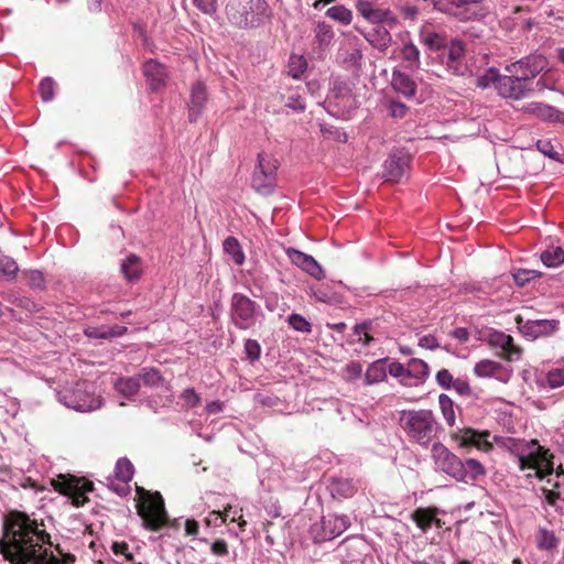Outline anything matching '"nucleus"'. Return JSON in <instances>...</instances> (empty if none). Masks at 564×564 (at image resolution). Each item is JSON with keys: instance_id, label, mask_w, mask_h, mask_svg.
I'll return each mask as SVG.
<instances>
[{"instance_id": "2eb2a0df", "label": "nucleus", "mask_w": 564, "mask_h": 564, "mask_svg": "<svg viewBox=\"0 0 564 564\" xmlns=\"http://www.w3.org/2000/svg\"><path fill=\"white\" fill-rule=\"evenodd\" d=\"M488 431L479 432L471 427L458 429L452 434L453 440L459 447H475L484 453L492 451L494 445L489 442Z\"/></svg>"}, {"instance_id": "cd10ccee", "label": "nucleus", "mask_w": 564, "mask_h": 564, "mask_svg": "<svg viewBox=\"0 0 564 564\" xmlns=\"http://www.w3.org/2000/svg\"><path fill=\"white\" fill-rule=\"evenodd\" d=\"M410 33L404 32L400 34V39L403 42L401 48V55L404 62L409 64L410 68H419L420 66V51L417 46L409 39Z\"/></svg>"}, {"instance_id": "1a4fd4ad", "label": "nucleus", "mask_w": 564, "mask_h": 564, "mask_svg": "<svg viewBox=\"0 0 564 564\" xmlns=\"http://www.w3.org/2000/svg\"><path fill=\"white\" fill-rule=\"evenodd\" d=\"M138 513L141 517L144 527L151 531L162 529L167 522L164 501L159 492H145L138 506Z\"/></svg>"}, {"instance_id": "c756f323", "label": "nucleus", "mask_w": 564, "mask_h": 564, "mask_svg": "<svg viewBox=\"0 0 564 564\" xmlns=\"http://www.w3.org/2000/svg\"><path fill=\"white\" fill-rule=\"evenodd\" d=\"M432 4L436 11L453 15L460 21L476 19V17H477L476 13H473L470 15V14H467L466 11L457 10V7L454 3V0H432Z\"/></svg>"}, {"instance_id": "9d476101", "label": "nucleus", "mask_w": 564, "mask_h": 564, "mask_svg": "<svg viewBox=\"0 0 564 564\" xmlns=\"http://www.w3.org/2000/svg\"><path fill=\"white\" fill-rule=\"evenodd\" d=\"M55 488L72 499L75 507H82L87 501V494L93 491L94 484L85 478L75 476H62L55 484Z\"/></svg>"}, {"instance_id": "774afa93", "label": "nucleus", "mask_w": 564, "mask_h": 564, "mask_svg": "<svg viewBox=\"0 0 564 564\" xmlns=\"http://www.w3.org/2000/svg\"><path fill=\"white\" fill-rule=\"evenodd\" d=\"M389 112L393 118H403L406 113V106L399 101H391L389 105Z\"/></svg>"}, {"instance_id": "4468645a", "label": "nucleus", "mask_w": 564, "mask_h": 564, "mask_svg": "<svg viewBox=\"0 0 564 564\" xmlns=\"http://www.w3.org/2000/svg\"><path fill=\"white\" fill-rule=\"evenodd\" d=\"M356 10L371 24H386L389 28H394L398 23L397 17L390 9L380 8L369 0H356Z\"/></svg>"}, {"instance_id": "5fc2aeb1", "label": "nucleus", "mask_w": 564, "mask_h": 564, "mask_svg": "<svg viewBox=\"0 0 564 564\" xmlns=\"http://www.w3.org/2000/svg\"><path fill=\"white\" fill-rule=\"evenodd\" d=\"M321 132L323 133L324 137H326L328 139L339 141V142L347 141V133L334 126L322 124Z\"/></svg>"}, {"instance_id": "69168bd1", "label": "nucleus", "mask_w": 564, "mask_h": 564, "mask_svg": "<svg viewBox=\"0 0 564 564\" xmlns=\"http://www.w3.org/2000/svg\"><path fill=\"white\" fill-rule=\"evenodd\" d=\"M212 553L216 556H227L229 554L228 544L225 540H216L210 545Z\"/></svg>"}, {"instance_id": "39448f33", "label": "nucleus", "mask_w": 564, "mask_h": 564, "mask_svg": "<svg viewBox=\"0 0 564 564\" xmlns=\"http://www.w3.org/2000/svg\"><path fill=\"white\" fill-rule=\"evenodd\" d=\"M399 424L410 442L420 446H433L441 430L434 413L431 410H402Z\"/></svg>"}, {"instance_id": "393cba45", "label": "nucleus", "mask_w": 564, "mask_h": 564, "mask_svg": "<svg viewBox=\"0 0 564 564\" xmlns=\"http://www.w3.org/2000/svg\"><path fill=\"white\" fill-rule=\"evenodd\" d=\"M391 85L395 91L408 98L413 97L416 93L415 82L400 70H393Z\"/></svg>"}, {"instance_id": "7ed1b4c3", "label": "nucleus", "mask_w": 564, "mask_h": 564, "mask_svg": "<svg viewBox=\"0 0 564 564\" xmlns=\"http://www.w3.org/2000/svg\"><path fill=\"white\" fill-rule=\"evenodd\" d=\"M507 446L510 453L517 458L519 468L524 471L527 478H544L545 475H552L553 467L547 458L546 451L539 444L538 441L509 438Z\"/></svg>"}, {"instance_id": "603ef678", "label": "nucleus", "mask_w": 564, "mask_h": 564, "mask_svg": "<svg viewBox=\"0 0 564 564\" xmlns=\"http://www.w3.org/2000/svg\"><path fill=\"white\" fill-rule=\"evenodd\" d=\"M387 371L394 378H398L401 383L412 386V381H409L406 373V365L400 362H391L388 366Z\"/></svg>"}, {"instance_id": "79ce46f5", "label": "nucleus", "mask_w": 564, "mask_h": 564, "mask_svg": "<svg viewBox=\"0 0 564 564\" xmlns=\"http://www.w3.org/2000/svg\"><path fill=\"white\" fill-rule=\"evenodd\" d=\"M326 15L344 25H349L352 21V12L344 6H334L326 11Z\"/></svg>"}, {"instance_id": "b1692460", "label": "nucleus", "mask_w": 564, "mask_h": 564, "mask_svg": "<svg viewBox=\"0 0 564 564\" xmlns=\"http://www.w3.org/2000/svg\"><path fill=\"white\" fill-rule=\"evenodd\" d=\"M366 41L376 50L380 52H386L392 42V36L388 29L382 26L373 28L371 31L367 33H362Z\"/></svg>"}, {"instance_id": "4be33fe9", "label": "nucleus", "mask_w": 564, "mask_h": 564, "mask_svg": "<svg viewBox=\"0 0 564 564\" xmlns=\"http://www.w3.org/2000/svg\"><path fill=\"white\" fill-rule=\"evenodd\" d=\"M465 44L459 39H454L448 44L447 58H446V67L448 72L453 75H463L464 67L462 65V59L465 56Z\"/></svg>"}, {"instance_id": "37998d69", "label": "nucleus", "mask_w": 564, "mask_h": 564, "mask_svg": "<svg viewBox=\"0 0 564 564\" xmlns=\"http://www.w3.org/2000/svg\"><path fill=\"white\" fill-rule=\"evenodd\" d=\"M334 39V32L326 22H318L315 28V42L321 46H328Z\"/></svg>"}, {"instance_id": "412c9836", "label": "nucleus", "mask_w": 564, "mask_h": 564, "mask_svg": "<svg viewBox=\"0 0 564 564\" xmlns=\"http://www.w3.org/2000/svg\"><path fill=\"white\" fill-rule=\"evenodd\" d=\"M143 74L152 91H158L165 86L167 77L166 68L155 59H148L143 64Z\"/></svg>"}, {"instance_id": "7c9ffc66", "label": "nucleus", "mask_w": 564, "mask_h": 564, "mask_svg": "<svg viewBox=\"0 0 564 564\" xmlns=\"http://www.w3.org/2000/svg\"><path fill=\"white\" fill-rule=\"evenodd\" d=\"M329 491L335 498H349L356 488L350 479L347 478H333L329 482Z\"/></svg>"}, {"instance_id": "ddd939ff", "label": "nucleus", "mask_w": 564, "mask_h": 564, "mask_svg": "<svg viewBox=\"0 0 564 564\" xmlns=\"http://www.w3.org/2000/svg\"><path fill=\"white\" fill-rule=\"evenodd\" d=\"M546 66V57L542 54L533 53L506 65L505 70L506 73H518L532 84V80L542 73Z\"/></svg>"}, {"instance_id": "423d86ee", "label": "nucleus", "mask_w": 564, "mask_h": 564, "mask_svg": "<svg viewBox=\"0 0 564 564\" xmlns=\"http://www.w3.org/2000/svg\"><path fill=\"white\" fill-rule=\"evenodd\" d=\"M90 388L91 384L87 381L77 382L72 389H65L58 393L59 401L79 412L95 411L101 406L102 401Z\"/></svg>"}, {"instance_id": "49530a36", "label": "nucleus", "mask_w": 564, "mask_h": 564, "mask_svg": "<svg viewBox=\"0 0 564 564\" xmlns=\"http://www.w3.org/2000/svg\"><path fill=\"white\" fill-rule=\"evenodd\" d=\"M501 77L502 75L499 73L497 68L490 67L486 70V73L482 76L477 78V86L480 88H487L492 84L498 90V85Z\"/></svg>"}, {"instance_id": "9b49d317", "label": "nucleus", "mask_w": 564, "mask_h": 564, "mask_svg": "<svg viewBox=\"0 0 564 564\" xmlns=\"http://www.w3.org/2000/svg\"><path fill=\"white\" fill-rule=\"evenodd\" d=\"M349 524L347 516L327 514L319 522L312 525L311 533L315 542L330 541L340 535Z\"/></svg>"}, {"instance_id": "f257e3e1", "label": "nucleus", "mask_w": 564, "mask_h": 564, "mask_svg": "<svg viewBox=\"0 0 564 564\" xmlns=\"http://www.w3.org/2000/svg\"><path fill=\"white\" fill-rule=\"evenodd\" d=\"M3 535L0 552L10 564H73L74 554L66 553L57 544L56 554L45 547L52 545L45 524L26 513L13 510L3 516Z\"/></svg>"}, {"instance_id": "a878e982", "label": "nucleus", "mask_w": 564, "mask_h": 564, "mask_svg": "<svg viewBox=\"0 0 564 564\" xmlns=\"http://www.w3.org/2000/svg\"><path fill=\"white\" fill-rule=\"evenodd\" d=\"M436 508H417L412 513V519L423 532H426L433 523L438 528L441 527V520L436 518Z\"/></svg>"}, {"instance_id": "6ab92c4d", "label": "nucleus", "mask_w": 564, "mask_h": 564, "mask_svg": "<svg viewBox=\"0 0 564 564\" xmlns=\"http://www.w3.org/2000/svg\"><path fill=\"white\" fill-rule=\"evenodd\" d=\"M286 254L294 265L299 267L314 279L322 280L325 278L322 267L312 256L294 248H289Z\"/></svg>"}, {"instance_id": "338daca9", "label": "nucleus", "mask_w": 564, "mask_h": 564, "mask_svg": "<svg viewBox=\"0 0 564 564\" xmlns=\"http://www.w3.org/2000/svg\"><path fill=\"white\" fill-rule=\"evenodd\" d=\"M285 106L295 111H304V109H305V102L299 94L291 95L288 98Z\"/></svg>"}, {"instance_id": "aec40b11", "label": "nucleus", "mask_w": 564, "mask_h": 564, "mask_svg": "<svg viewBox=\"0 0 564 564\" xmlns=\"http://www.w3.org/2000/svg\"><path fill=\"white\" fill-rule=\"evenodd\" d=\"M488 343L502 350V356L509 360H518L521 356V348L514 345L513 338L510 335L500 330H490L488 333Z\"/></svg>"}, {"instance_id": "a211bd4d", "label": "nucleus", "mask_w": 564, "mask_h": 564, "mask_svg": "<svg viewBox=\"0 0 564 564\" xmlns=\"http://www.w3.org/2000/svg\"><path fill=\"white\" fill-rule=\"evenodd\" d=\"M518 324L522 335L531 339L550 336L558 328V321L556 319H529L522 325L520 319Z\"/></svg>"}, {"instance_id": "09e8293b", "label": "nucleus", "mask_w": 564, "mask_h": 564, "mask_svg": "<svg viewBox=\"0 0 564 564\" xmlns=\"http://www.w3.org/2000/svg\"><path fill=\"white\" fill-rule=\"evenodd\" d=\"M306 68H307V63H306V61H305V58L303 56L292 55L290 57L289 74L293 78H300L301 75L304 74Z\"/></svg>"}, {"instance_id": "0e129e2a", "label": "nucleus", "mask_w": 564, "mask_h": 564, "mask_svg": "<svg viewBox=\"0 0 564 564\" xmlns=\"http://www.w3.org/2000/svg\"><path fill=\"white\" fill-rule=\"evenodd\" d=\"M84 333L89 338L108 339L107 326H89Z\"/></svg>"}, {"instance_id": "680f3d73", "label": "nucleus", "mask_w": 564, "mask_h": 564, "mask_svg": "<svg viewBox=\"0 0 564 564\" xmlns=\"http://www.w3.org/2000/svg\"><path fill=\"white\" fill-rule=\"evenodd\" d=\"M181 398L186 402V404L191 408H195L200 404V397L193 388H186Z\"/></svg>"}, {"instance_id": "bf43d9fd", "label": "nucleus", "mask_w": 564, "mask_h": 564, "mask_svg": "<svg viewBox=\"0 0 564 564\" xmlns=\"http://www.w3.org/2000/svg\"><path fill=\"white\" fill-rule=\"evenodd\" d=\"M536 149L543 155H545L552 160L558 161L560 154L555 151V149L550 140H539L536 142Z\"/></svg>"}, {"instance_id": "f3484780", "label": "nucleus", "mask_w": 564, "mask_h": 564, "mask_svg": "<svg viewBox=\"0 0 564 564\" xmlns=\"http://www.w3.org/2000/svg\"><path fill=\"white\" fill-rule=\"evenodd\" d=\"M134 467L132 463L127 458H119L115 466V479L119 480L121 485H115V480L108 478V487L120 496H124L129 492L128 484L133 478Z\"/></svg>"}, {"instance_id": "e433bc0d", "label": "nucleus", "mask_w": 564, "mask_h": 564, "mask_svg": "<svg viewBox=\"0 0 564 564\" xmlns=\"http://www.w3.org/2000/svg\"><path fill=\"white\" fill-rule=\"evenodd\" d=\"M115 388L120 394L132 397L137 394L140 389V379L133 377L120 378L117 380Z\"/></svg>"}, {"instance_id": "052dcab7", "label": "nucleus", "mask_w": 564, "mask_h": 564, "mask_svg": "<svg viewBox=\"0 0 564 564\" xmlns=\"http://www.w3.org/2000/svg\"><path fill=\"white\" fill-rule=\"evenodd\" d=\"M361 372H362V366L357 361H352V362L346 365V367L344 369V378L347 381H355L356 379H358L361 376Z\"/></svg>"}, {"instance_id": "473e14b6", "label": "nucleus", "mask_w": 564, "mask_h": 564, "mask_svg": "<svg viewBox=\"0 0 564 564\" xmlns=\"http://www.w3.org/2000/svg\"><path fill=\"white\" fill-rule=\"evenodd\" d=\"M387 377V368L383 359L369 365L365 373V383L370 386L382 382Z\"/></svg>"}, {"instance_id": "f704fd0d", "label": "nucleus", "mask_w": 564, "mask_h": 564, "mask_svg": "<svg viewBox=\"0 0 564 564\" xmlns=\"http://www.w3.org/2000/svg\"><path fill=\"white\" fill-rule=\"evenodd\" d=\"M420 36L422 43L426 45L431 51H440L445 48L448 44L447 37L442 33L422 31Z\"/></svg>"}, {"instance_id": "8fccbe9b", "label": "nucleus", "mask_w": 564, "mask_h": 564, "mask_svg": "<svg viewBox=\"0 0 564 564\" xmlns=\"http://www.w3.org/2000/svg\"><path fill=\"white\" fill-rule=\"evenodd\" d=\"M26 284L34 290H44L45 289V279L41 271L39 270H30L23 273Z\"/></svg>"}, {"instance_id": "2f4dec72", "label": "nucleus", "mask_w": 564, "mask_h": 564, "mask_svg": "<svg viewBox=\"0 0 564 564\" xmlns=\"http://www.w3.org/2000/svg\"><path fill=\"white\" fill-rule=\"evenodd\" d=\"M535 544L539 550L553 551L558 545V539L554 531L539 528L535 533Z\"/></svg>"}, {"instance_id": "c85d7f7f", "label": "nucleus", "mask_w": 564, "mask_h": 564, "mask_svg": "<svg viewBox=\"0 0 564 564\" xmlns=\"http://www.w3.org/2000/svg\"><path fill=\"white\" fill-rule=\"evenodd\" d=\"M120 270L128 282H137L142 275L141 259L137 254H129L122 261Z\"/></svg>"}, {"instance_id": "4d7b16f0", "label": "nucleus", "mask_w": 564, "mask_h": 564, "mask_svg": "<svg viewBox=\"0 0 564 564\" xmlns=\"http://www.w3.org/2000/svg\"><path fill=\"white\" fill-rule=\"evenodd\" d=\"M245 352H246V356L247 358L251 361V362H254L256 360H258L260 358V355H261V347L259 345V343L254 339H247L245 341Z\"/></svg>"}, {"instance_id": "3c124183", "label": "nucleus", "mask_w": 564, "mask_h": 564, "mask_svg": "<svg viewBox=\"0 0 564 564\" xmlns=\"http://www.w3.org/2000/svg\"><path fill=\"white\" fill-rule=\"evenodd\" d=\"M541 273L536 270L518 269L512 273L517 285L524 286L531 280L539 278Z\"/></svg>"}, {"instance_id": "864d4df0", "label": "nucleus", "mask_w": 564, "mask_h": 564, "mask_svg": "<svg viewBox=\"0 0 564 564\" xmlns=\"http://www.w3.org/2000/svg\"><path fill=\"white\" fill-rule=\"evenodd\" d=\"M545 383L551 388H560L564 386V369L555 368L551 369L545 376Z\"/></svg>"}, {"instance_id": "20e7f679", "label": "nucleus", "mask_w": 564, "mask_h": 564, "mask_svg": "<svg viewBox=\"0 0 564 564\" xmlns=\"http://www.w3.org/2000/svg\"><path fill=\"white\" fill-rule=\"evenodd\" d=\"M228 22L238 29H258L272 20L267 0H228L225 7Z\"/></svg>"}, {"instance_id": "72a5a7b5", "label": "nucleus", "mask_w": 564, "mask_h": 564, "mask_svg": "<svg viewBox=\"0 0 564 564\" xmlns=\"http://www.w3.org/2000/svg\"><path fill=\"white\" fill-rule=\"evenodd\" d=\"M531 111L539 119L551 123H557L560 116L562 113V110L545 104L531 105Z\"/></svg>"}, {"instance_id": "4c0bfd02", "label": "nucleus", "mask_w": 564, "mask_h": 564, "mask_svg": "<svg viewBox=\"0 0 564 564\" xmlns=\"http://www.w3.org/2000/svg\"><path fill=\"white\" fill-rule=\"evenodd\" d=\"M19 267L13 258L0 254V279L12 281L15 279Z\"/></svg>"}, {"instance_id": "de8ad7c7", "label": "nucleus", "mask_w": 564, "mask_h": 564, "mask_svg": "<svg viewBox=\"0 0 564 564\" xmlns=\"http://www.w3.org/2000/svg\"><path fill=\"white\" fill-rule=\"evenodd\" d=\"M56 84L53 78L45 77L41 80L39 86V93L44 102L52 101L55 97Z\"/></svg>"}, {"instance_id": "ea45409f", "label": "nucleus", "mask_w": 564, "mask_h": 564, "mask_svg": "<svg viewBox=\"0 0 564 564\" xmlns=\"http://www.w3.org/2000/svg\"><path fill=\"white\" fill-rule=\"evenodd\" d=\"M560 486L557 482L553 485L552 489H543L545 500L549 505L555 508L557 512L561 514L564 513V496L562 495V491L558 489Z\"/></svg>"}, {"instance_id": "f03ea898", "label": "nucleus", "mask_w": 564, "mask_h": 564, "mask_svg": "<svg viewBox=\"0 0 564 564\" xmlns=\"http://www.w3.org/2000/svg\"><path fill=\"white\" fill-rule=\"evenodd\" d=\"M432 458L437 470L458 482L474 484L482 480L487 474L479 460L475 458L463 460L440 442L432 446Z\"/></svg>"}, {"instance_id": "c9c22d12", "label": "nucleus", "mask_w": 564, "mask_h": 564, "mask_svg": "<svg viewBox=\"0 0 564 564\" xmlns=\"http://www.w3.org/2000/svg\"><path fill=\"white\" fill-rule=\"evenodd\" d=\"M224 250L229 254L237 265H241L245 262V253L237 238L227 237L224 240Z\"/></svg>"}, {"instance_id": "a18cd8bd", "label": "nucleus", "mask_w": 564, "mask_h": 564, "mask_svg": "<svg viewBox=\"0 0 564 564\" xmlns=\"http://www.w3.org/2000/svg\"><path fill=\"white\" fill-rule=\"evenodd\" d=\"M139 379L148 387H159L164 381L161 372L156 368H142L139 373Z\"/></svg>"}, {"instance_id": "5701e85b", "label": "nucleus", "mask_w": 564, "mask_h": 564, "mask_svg": "<svg viewBox=\"0 0 564 564\" xmlns=\"http://www.w3.org/2000/svg\"><path fill=\"white\" fill-rule=\"evenodd\" d=\"M207 100L206 88L202 83H196L191 93V99L188 105V118L191 122H195L200 116L205 102Z\"/></svg>"}, {"instance_id": "13d9d810", "label": "nucleus", "mask_w": 564, "mask_h": 564, "mask_svg": "<svg viewBox=\"0 0 564 564\" xmlns=\"http://www.w3.org/2000/svg\"><path fill=\"white\" fill-rule=\"evenodd\" d=\"M195 7L206 15H214L217 12V0H193Z\"/></svg>"}, {"instance_id": "58836bf2", "label": "nucleus", "mask_w": 564, "mask_h": 564, "mask_svg": "<svg viewBox=\"0 0 564 564\" xmlns=\"http://www.w3.org/2000/svg\"><path fill=\"white\" fill-rule=\"evenodd\" d=\"M502 369V366L494 360L482 359L474 367V372L477 377H492Z\"/></svg>"}, {"instance_id": "bb28decb", "label": "nucleus", "mask_w": 564, "mask_h": 564, "mask_svg": "<svg viewBox=\"0 0 564 564\" xmlns=\"http://www.w3.org/2000/svg\"><path fill=\"white\" fill-rule=\"evenodd\" d=\"M406 373L409 381L412 379L415 380L412 382V386H416L419 383H423L427 379L430 375V368L424 360L412 358L406 364Z\"/></svg>"}, {"instance_id": "6e6552de", "label": "nucleus", "mask_w": 564, "mask_h": 564, "mask_svg": "<svg viewBox=\"0 0 564 564\" xmlns=\"http://www.w3.org/2000/svg\"><path fill=\"white\" fill-rule=\"evenodd\" d=\"M261 307L254 301L241 293H234L230 300V318L232 324L242 330L256 326Z\"/></svg>"}, {"instance_id": "a19ab883", "label": "nucleus", "mask_w": 564, "mask_h": 564, "mask_svg": "<svg viewBox=\"0 0 564 564\" xmlns=\"http://www.w3.org/2000/svg\"><path fill=\"white\" fill-rule=\"evenodd\" d=\"M541 260L546 267H557L564 262V250L561 247H552L541 253Z\"/></svg>"}, {"instance_id": "c03bdc74", "label": "nucleus", "mask_w": 564, "mask_h": 564, "mask_svg": "<svg viewBox=\"0 0 564 564\" xmlns=\"http://www.w3.org/2000/svg\"><path fill=\"white\" fill-rule=\"evenodd\" d=\"M438 403L444 420L449 426H453L456 420L453 400L447 394H440Z\"/></svg>"}, {"instance_id": "6e6d98bb", "label": "nucleus", "mask_w": 564, "mask_h": 564, "mask_svg": "<svg viewBox=\"0 0 564 564\" xmlns=\"http://www.w3.org/2000/svg\"><path fill=\"white\" fill-rule=\"evenodd\" d=\"M289 325L302 333H310L311 332V324L300 314L293 313L289 316Z\"/></svg>"}, {"instance_id": "f8f14e48", "label": "nucleus", "mask_w": 564, "mask_h": 564, "mask_svg": "<svg viewBox=\"0 0 564 564\" xmlns=\"http://www.w3.org/2000/svg\"><path fill=\"white\" fill-rule=\"evenodd\" d=\"M533 91L532 84L518 73L502 75L498 85V94L503 98L520 100Z\"/></svg>"}, {"instance_id": "dca6fc26", "label": "nucleus", "mask_w": 564, "mask_h": 564, "mask_svg": "<svg viewBox=\"0 0 564 564\" xmlns=\"http://www.w3.org/2000/svg\"><path fill=\"white\" fill-rule=\"evenodd\" d=\"M410 166V155L401 150L390 153L383 164L382 177L387 182L398 183Z\"/></svg>"}, {"instance_id": "e2e57ef3", "label": "nucleus", "mask_w": 564, "mask_h": 564, "mask_svg": "<svg viewBox=\"0 0 564 564\" xmlns=\"http://www.w3.org/2000/svg\"><path fill=\"white\" fill-rule=\"evenodd\" d=\"M454 380L455 379L453 378L452 373L447 369H442V370L437 371V373H436V382L443 389H446V390L451 389Z\"/></svg>"}, {"instance_id": "0eeeda50", "label": "nucleus", "mask_w": 564, "mask_h": 564, "mask_svg": "<svg viewBox=\"0 0 564 564\" xmlns=\"http://www.w3.org/2000/svg\"><path fill=\"white\" fill-rule=\"evenodd\" d=\"M257 165L252 173L251 186L261 195H270L276 185L278 160L265 152L258 154Z\"/></svg>"}]
</instances>
